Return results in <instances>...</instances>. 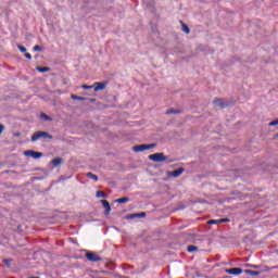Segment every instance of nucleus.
<instances>
[{"label":"nucleus","instance_id":"obj_1","mask_svg":"<svg viewBox=\"0 0 278 278\" xmlns=\"http://www.w3.org/2000/svg\"><path fill=\"white\" fill-rule=\"evenodd\" d=\"M40 138H49V140L53 139V136H51L50 134H48L47 131H37L31 136V141L36 142L37 140H40Z\"/></svg>","mask_w":278,"mask_h":278},{"label":"nucleus","instance_id":"obj_2","mask_svg":"<svg viewBox=\"0 0 278 278\" xmlns=\"http://www.w3.org/2000/svg\"><path fill=\"white\" fill-rule=\"evenodd\" d=\"M155 143H151V144H139V146H135L132 147V151H135V153H140L142 151H149V149H155Z\"/></svg>","mask_w":278,"mask_h":278},{"label":"nucleus","instance_id":"obj_3","mask_svg":"<svg viewBox=\"0 0 278 278\" xmlns=\"http://www.w3.org/2000/svg\"><path fill=\"white\" fill-rule=\"evenodd\" d=\"M149 160H151L152 162H166V160H168V156L164 155V153L162 152H159L149 155Z\"/></svg>","mask_w":278,"mask_h":278},{"label":"nucleus","instance_id":"obj_4","mask_svg":"<svg viewBox=\"0 0 278 278\" xmlns=\"http://www.w3.org/2000/svg\"><path fill=\"white\" fill-rule=\"evenodd\" d=\"M24 155L26 157H33L34 160H39V157H42V152H36L34 150H27L24 152Z\"/></svg>","mask_w":278,"mask_h":278},{"label":"nucleus","instance_id":"obj_5","mask_svg":"<svg viewBox=\"0 0 278 278\" xmlns=\"http://www.w3.org/2000/svg\"><path fill=\"white\" fill-rule=\"evenodd\" d=\"M86 257L89 262H101V257L94 252H87Z\"/></svg>","mask_w":278,"mask_h":278},{"label":"nucleus","instance_id":"obj_6","mask_svg":"<svg viewBox=\"0 0 278 278\" xmlns=\"http://www.w3.org/2000/svg\"><path fill=\"white\" fill-rule=\"evenodd\" d=\"M184 170H185L184 167H179L176 170L167 172V175L168 177L177 178V177H180V175H184Z\"/></svg>","mask_w":278,"mask_h":278},{"label":"nucleus","instance_id":"obj_7","mask_svg":"<svg viewBox=\"0 0 278 278\" xmlns=\"http://www.w3.org/2000/svg\"><path fill=\"white\" fill-rule=\"evenodd\" d=\"M226 273L228 275H235V276L242 275V268L235 267V268L226 269Z\"/></svg>","mask_w":278,"mask_h":278},{"label":"nucleus","instance_id":"obj_8","mask_svg":"<svg viewBox=\"0 0 278 278\" xmlns=\"http://www.w3.org/2000/svg\"><path fill=\"white\" fill-rule=\"evenodd\" d=\"M108 83H96L94 92H99L100 90H105Z\"/></svg>","mask_w":278,"mask_h":278},{"label":"nucleus","instance_id":"obj_9","mask_svg":"<svg viewBox=\"0 0 278 278\" xmlns=\"http://www.w3.org/2000/svg\"><path fill=\"white\" fill-rule=\"evenodd\" d=\"M213 103L216 108H227V102L223 99H216Z\"/></svg>","mask_w":278,"mask_h":278},{"label":"nucleus","instance_id":"obj_10","mask_svg":"<svg viewBox=\"0 0 278 278\" xmlns=\"http://www.w3.org/2000/svg\"><path fill=\"white\" fill-rule=\"evenodd\" d=\"M101 203H102L103 207L106 210L105 211L106 214L112 212V206H110V202H108V200H101Z\"/></svg>","mask_w":278,"mask_h":278},{"label":"nucleus","instance_id":"obj_11","mask_svg":"<svg viewBox=\"0 0 278 278\" xmlns=\"http://www.w3.org/2000/svg\"><path fill=\"white\" fill-rule=\"evenodd\" d=\"M87 177L89 178V179H93V181H99V176L98 175H94V174H92V173H87Z\"/></svg>","mask_w":278,"mask_h":278},{"label":"nucleus","instance_id":"obj_12","mask_svg":"<svg viewBox=\"0 0 278 278\" xmlns=\"http://www.w3.org/2000/svg\"><path fill=\"white\" fill-rule=\"evenodd\" d=\"M71 99H73L74 101H86V98L76 94H72Z\"/></svg>","mask_w":278,"mask_h":278},{"label":"nucleus","instance_id":"obj_13","mask_svg":"<svg viewBox=\"0 0 278 278\" xmlns=\"http://www.w3.org/2000/svg\"><path fill=\"white\" fill-rule=\"evenodd\" d=\"M247 275H251L252 277H255L260 275V271L251 270V269H245Z\"/></svg>","mask_w":278,"mask_h":278},{"label":"nucleus","instance_id":"obj_14","mask_svg":"<svg viewBox=\"0 0 278 278\" xmlns=\"http://www.w3.org/2000/svg\"><path fill=\"white\" fill-rule=\"evenodd\" d=\"M52 164L54 167L60 166V164H62V159L58 157V159L52 160Z\"/></svg>","mask_w":278,"mask_h":278},{"label":"nucleus","instance_id":"obj_15","mask_svg":"<svg viewBox=\"0 0 278 278\" xmlns=\"http://www.w3.org/2000/svg\"><path fill=\"white\" fill-rule=\"evenodd\" d=\"M187 251L189 253H194L195 251H199V248L197 245H189Z\"/></svg>","mask_w":278,"mask_h":278},{"label":"nucleus","instance_id":"obj_16","mask_svg":"<svg viewBox=\"0 0 278 278\" xmlns=\"http://www.w3.org/2000/svg\"><path fill=\"white\" fill-rule=\"evenodd\" d=\"M129 198H119L117 200H115V203H128Z\"/></svg>","mask_w":278,"mask_h":278},{"label":"nucleus","instance_id":"obj_17","mask_svg":"<svg viewBox=\"0 0 278 278\" xmlns=\"http://www.w3.org/2000/svg\"><path fill=\"white\" fill-rule=\"evenodd\" d=\"M39 73H49L51 70L49 67H37Z\"/></svg>","mask_w":278,"mask_h":278},{"label":"nucleus","instance_id":"obj_18","mask_svg":"<svg viewBox=\"0 0 278 278\" xmlns=\"http://www.w3.org/2000/svg\"><path fill=\"white\" fill-rule=\"evenodd\" d=\"M96 197H97L98 199H104V198H105V193H104L103 191H98V192L96 193Z\"/></svg>","mask_w":278,"mask_h":278},{"label":"nucleus","instance_id":"obj_19","mask_svg":"<svg viewBox=\"0 0 278 278\" xmlns=\"http://www.w3.org/2000/svg\"><path fill=\"white\" fill-rule=\"evenodd\" d=\"M17 49H20V51L22 53H26L27 52V48L23 47V46H17Z\"/></svg>","mask_w":278,"mask_h":278},{"label":"nucleus","instance_id":"obj_20","mask_svg":"<svg viewBox=\"0 0 278 278\" xmlns=\"http://www.w3.org/2000/svg\"><path fill=\"white\" fill-rule=\"evenodd\" d=\"M81 88H84V90H92L94 86L83 85Z\"/></svg>","mask_w":278,"mask_h":278},{"label":"nucleus","instance_id":"obj_21","mask_svg":"<svg viewBox=\"0 0 278 278\" xmlns=\"http://www.w3.org/2000/svg\"><path fill=\"white\" fill-rule=\"evenodd\" d=\"M128 219H134V218H140V215H138V214H131V215H129L128 217H127Z\"/></svg>","mask_w":278,"mask_h":278},{"label":"nucleus","instance_id":"obj_22","mask_svg":"<svg viewBox=\"0 0 278 278\" xmlns=\"http://www.w3.org/2000/svg\"><path fill=\"white\" fill-rule=\"evenodd\" d=\"M182 31H185V34H190V28H188L187 25L182 26Z\"/></svg>","mask_w":278,"mask_h":278},{"label":"nucleus","instance_id":"obj_23","mask_svg":"<svg viewBox=\"0 0 278 278\" xmlns=\"http://www.w3.org/2000/svg\"><path fill=\"white\" fill-rule=\"evenodd\" d=\"M278 125V118L269 123V127H276Z\"/></svg>","mask_w":278,"mask_h":278},{"label":"nucleus","instance_id":"obj_24","mask_svg":"<svg viewBox=\"0 0 278 278\" xmlns=\"http://www.w3.org/2000/svg\"><path fill=\"white\" fill-rule=\"evenodd\" d=\"M218 224H219L218 219L208 220V225H218Z\"/></svg>","mask_w":278,"mask_h":278},{"label":"nucleus","instance_id":"obj_25","mask_svg":"<svg viewBox=\"0 0 278 278\" xmlns=\"http://www.w3.org/2000/svg\"><path fill=\"white\" fill-rule=\"evenodd\" d=\"M166 114H179V111L168 110Z\"/></svg>","mask_w":278,"mask_h":278},{"label":"nucleus","instance_id":"obj_26","mask_svg":"<svg viewBox=\"0 0 278 278\" xmlns=\"http://www.w3.org/2000/svg\"><path fill=\"white\" fill-rule=\"evenodd\" d=\"M41 118H43V121H51V117H49L47 114H41Z\"/></svg>","mask_w":278,"mask_h":278},{"label":"nucleus","instance_id":"obj_27","mask_svg":"<svg viewBox=\"0 0 278 278\" xmlns=\"http://www.w3.org/2000/svg\"><path fill=\"white\" fill-rule=\"evenodd\" d=\"M33 50H34V51H42V47H40V46H35V47L33 48Z\"/></svg>","mask_w":278,"mask_h":278},{"label":"nucleus","instance_id":"obj_28","mask_svg":"<svg viewBox=\"0 0 278 278\" xmlns=\"http://www.w3.org/2000/svg\"><path fill=\"white\" fill-rule=\"evenodd\" d=\"M137 215L139 216V218H144V216H147V213H144V212L137 213Z\"/></svg>","mask_w":278,"mask_h":278},{"label":"nucleus","instance_id":"obj_29","mask_svg":"<svg viewBox=\"0 0 278 278\" xmlns=\"http://www.w3.org/2000/svg\"><path fill=\"white\" fill-rule=\"evenodd\" d=\"M218 223H229V218H222V219H218Z\"/></svg>","mask_w":278,"mask_h":278},{"label":"nucleus","instance_id":"obj_30","mask_svg":"<svg viewBox=\"0 0 278 278\" xmlns=\"http://www.w3.org/2000/svg\"><path fill=\"white\" fill-rule=\"evenodd\" d=\"M25 58H27V60H31V54L30 53H26Z\"/></svg>","mask_w":278,"mask_h":278},{"label":"nucleus","instance_id":"obj_31","mask_svg":"<svg viewBox=\"0 0 278 278\" xmlns=\"http://www.w3.org/2000/svg\"><path fill=\"white\" fill-rule=\"evenodd\" d=\"M3 129H4L3 125L0 124V136L1 134H3Z\"/></svg>","mask_w":278,"mask_h":278},{"label":"nucleus","instance_id":"obj_32","mask_svg":"<svg viewBox=\"0 0 278 278\" xmlns=\"http://www.w3.org/2000/svg\"><path fill=\"white\" fill-rule=\"evenodd\" d=\"M3 262H4V264H5L7 266H10V262H11L10 260H4Z\"/></svg>","mask_w":278,"mask_h":278}]
</instances>
